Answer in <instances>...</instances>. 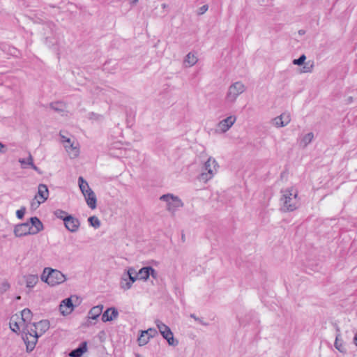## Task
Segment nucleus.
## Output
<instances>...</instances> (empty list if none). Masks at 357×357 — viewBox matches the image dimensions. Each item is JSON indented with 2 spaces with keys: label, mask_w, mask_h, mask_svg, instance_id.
I'll return each instance as SVG.
<instances>
[{
  "label": "nucleus",
  "mask_w": 357,
  "mask_h": 357,
  "mask_svg": "<svg viewBox=\"0 0 357 357\" xmlns=\"http://www.w3.org/2000/svg\"><path fill=\"white\" fill-rule=\"evenodd\" d=\"M41 280L50 286H56L64 282L66 277L60 271L47 267L44 268Z\"/></svg>",
  "instance_id": "nucleus-3"
},
{
  "label": "nucleus",
  "mask_w": 357,
  "mask_h": 357,
  "mask_svg": "<svg viewBox=\"0 0 357 357\" xmlns=\"http://www.w3.org/2000/svg\"><path fill=\"white\" fill-rule=\"evenodd\" d=\"M61 142L70 158H76L79 155V145L77 142L60 133Z\"/></svg>",
  "instance_id": "nucleus-6"
},
{
  "label": "nucleus",
  "mask_w": 357,
  "mask_h": 357,
  "mask_svg": "<svg viewBox=\"0 0 357 357\" xmlns=\"http://www.w3.org/2000/svg\"><path fill=\"white\" fill-rule=\"evenodd\" d=\"M151 338L146 333H144V331H141V334L137 339L138 344L139 346H144L146 344Z\"/></svg>",
  "instance_id": "nucleus-30"
},
{
  "label": "nucleus",
  "mask_w": 357,
  "mask_h": 357,
  "mask_svg": "<svg viewBox=\"0 0 357 357\" xmlns=\"http://www.w3.org/2000/svg\"><path fill=\"white\" fill-rule=\"evenodd\" d=\"M132 284L130 281L129 278L126 277L125 274L122 275L121 282H120V287L123 290H128L131 288Z\"/></svg>",
  "instance_id": "nucleus-29"
},
{
  "label": "nucleus",
  "mask_w": 357,
  "mask_h": 357,
  "mask_svg": "<svg viewBox=\"0 0 357 357\" xmlns=\"http://www.w3.org/2000/svg\"><path fill=\"white\" fill-rule=\"evenodd\" d=\"M198 62V57L195 52L188 53L183 59V65L185 68H191Z\"/></svg>",
  "instance_id": "nucleus-17"
},
{
  "label": "nucleus",
  "mask_w": 357,
  "mask_h": 357,
  "mask_svg": "<svg viewBox=\"0 0 357 357\" xmlns=\"http://www.w3.org/2000/svg\"><path fill=\"white\" fill-rule=\"evenodd\" d=\"M27 164L30 166L33 170L40 172L39 169L33 164V158L32 155L29 153V157L27 158Z\"/></svg>",
  "instance_id": "nucleus-36"
},
{
  "label": "nucleus",
  "mask_w": 357,
  "mask_h": 357,
  "mask_svg": "<svg viewBox=\"0 0 357 357\" xmlns=\"http://www.w3.org/2000/svg\"><path fill=\"white\" fill-rule=\"evenodd\" d=\"M144 333H146L150 338H152L158 335V331L153 328H149V329L144 331Z\"/></svg>",
  "instance_id": "nucleus-38"
},
{
  "label": "nucleus",
  "mask_w": 357,
  "mask_h": 357,
  "mask_svg": "<svg viewBox=\"0 0 357 357\" xmlns=\"http://www.w3.org/2000/svg\"><path fill=\"white\" fill-rule=\"evenodd\" d=\"M29 224L32 235L37 234L44 229L42 222L37 217L31 218L29 220Z\"/></svg>",
  "instance_id": "nucleus-16"
},
{
  "label": "nucleus",
  "mask_w": 357,
  "mask_h": 357,
  "mask_svg": "<svg viewBox=\"0 0 357 357\" xmlns=\"http://www.w3.org/2000/svg\"><path fill=\"white\" fill-rule=\"evenodd\" d=\"M52 108L55 109V110H58V108L55 107L54 105H52Z\"/></svg>",
  "instance_id": "nucleus-49"
},
{
  "label": "nucleus",
  "mask_w": 357,
  "mask_h": 357,
  "mask_svg": "<svg viewBox=\"0 0 357 357\" xmlns=\"http://www.w3.org/2000/svg\"><path fill=\"white\" fill-rule=\"evenodd\" d=\"M88 221L91 226L97 229L100 226V221L96 216H91L89 218Z\"/></svg>",
  "instance_id": "nucleus-32"
},
{
  "label": "nucleus",
  "mask_w": 357,
  "mask_h": 357,
  "mask_svg": "<svg viewBox=\"0 0 357 357\" xmlns=\"http://www.w3.org/2000/svg\"><path fill=\"white\" fill-rule=\"evenodd\" d=\"M78 185L82 195L91 190L89 183L84 179L82 176L79 177Z\"/></svg>",
  "instance_id": "nucleus-25"
},
{
  "label": "nucleus",
  "mask_w": 357,
  "mask_h": 357,
  "mask_svg": "<svg viewBox=\"0 0 357 357\" xmlns=\"http://www.w3.org/2000/svg\"><path fill=\"white\" fill-rule=\"evenodd\" d=\"M119 312L114 307L108 308L102 315V321L103 322L110 321L117 318Z\"/></svg>",
  "instance_id": "nucleus-20"
},
{
  "label": "nucleus",
  "mask_w": 357,
  "mask_h": 357,
  "mask_svg": "<svg viewBox=\"0 0 357 357\" xmlns=\"http://www.w3.org/2000/svg\"><path fill=\"white\" fill-rule=\"evenodd\" d=\"M49 190L47 186L45 184H39L38 186V193L31 202V207L33 209L37 208L40 204L44 203L48 198Z\"/></svg>",
  "instance_id": "nucleus-9"
},
{
  "label": "nucleus",
  "mask_w": 357,
  "mask_h": 357,
  "mask_svg": "<svg viewBox=\"0 0 357 357\" xmlns=\"http://www.w3.org/2000/svg\"><path fill=\"white\" fill-rule=\"evenodd\" d=\"M208 8V7L207 5L202 6V7L199 8L198 10V15H203L207 11Z\"/></svg>",
  "instance_id": "nucleus-41"
},
{
  "label": "nucleus",
  "mask_w": 357,
  "mask_h": 357,
  "mask_svg": "<svg viewBox=\"0 0 357 357\" xmlns=\"http://www.w3.org/2000/svg\"><path fill=\"white\" fill-rule=\"evenodd\" d=\"M281 210L284 212L294 211L299 206L298 191L293 187L281 190Z\"/></svg>",
  "instance_id": "nucleus-1"
},
{
  "label": "nucleus",
  "mask_w": 357,
  "mask_h": 357,
  "mask_svg": "<svg viewBox=\"0 0 357 357\" xmlns=\"http://www.w3.org/2000/svg\"><path fill=\"white\" fill-rule=\"evenodd\" d=\"M155 324L163 338L167 341L169 345L176 346L178 344V341L174 340L173 333L168 326L159 319H156Z\"/></svg>",
  "instance_id": "nucleus-8"
},
{
  "label": "nucleus",
  "mask_w": 357,
  "mask_h": 357,
  "mask_svg": "<svg viewBox=\"0 0 357 357\" xmlns=\"http://www.w3.org/2000/svg\"><path fill=\"white\" fill-rule=\"evenodd\" d=\"M64 225L69 231L76 232L79 229L80 222L77 218L70 215L69 217L66 218Z\"/></svg>",
  "instance_id": "nucleus-13"
},
{
  "label": "nucleus",
  "mask_w": 357,
  "mask_h": 357,
  "mask_svg": "<svg viewBox=\"0 0 357 357\" xmlns=\"http://www.w3.org/2000/svg\"><path fill=\"white\" fill-rule=\"evenodd\" d=\"M86 351V343H83L82 346L72 351L70 353L71 357H79Z\"/></svg>",
  "instance_id": "nucleus-27"
},
{
  "label": "nucleus",
  "mask_w": 357,
  "mask_h": 357,
  "mask_svg": "<svg viewBox=\"0 0 357 357\" xmlns=\"http://www.w3.org/2000/svg\"><path fill=\"white\" fill-rule=\"evenodd\" d=\"M26 212V208L22 207L20 209L16 211V216L19 219H22Z\"/></svg>",
  "instance_id": "nucleus-39"
},
{
  "label": "nucleus",
  "mask_w": 357,
  "mask_h": 357,
  "mask_svg": "<svg viewBox=\"0 0 357 357\" xmlns=\"http://www.w3.org/2000/svg\"><path fill=\"white\" fill-rule=\"evenodd\" d=\"M23 279L26 287L29 289H33L39 282L38 275L37 274L25 275L23 276Z\"/></svg>",
  "instance_id": "nucleus-18"
},
{
  "label": "nucleus",
  "mask_w": 357,
  "mask_h": 357,
  "mask_svg": "<svg viewBox=\"0 0 357 357\" xmlns=\"http://www.w3.org/2000/svg\"><path fill=\"white\" fill-rule=\"evenodd\" d=\"M305 55L302 54L298 59L293 60L292 63L296 66H301L305 63Z\"/></svg>",
  "instance_id": "nucleus-35"
},
{
  "label": "nucleus",
  "mask_w": 357,
  "mask_h": 357,
  "mask_svg": "<svg viewBox=\"0 0 357 357\" xmlns=\"http://www.w3.org/2000/svg\"><path fill=\"white\" fill-rule=\"evenodd\" d=\"M10 287V284H9V282L8 281H3L1 284H0V293L1 294H3L5 293L6 291H7Z\"/></svg>",
  "instance_id": "nucleus-34"
},
{
  "label": "nucleus",
  "mask_w": 357,
  "mask_h": 357,
  "mask_svg": "<svg viewBox=\"0 0 357 357\" xmlns=\"http://www.w3.org/2000/svg\"><path fill=\"white\" fill-rule=\"evenodd\" d=\"M54 213L57 218L63 220V222L65 221L66 218L69 217L70 215L67 213V212L61 209L56 210Z\"/></svg>",
  "instance_id": "nucleus-33"
},
{
  "label": "nucleus",
  "mask_w": 357,
  "mask_h": 357,
  "mask_svg": "<svg viewBox=\"0 0 357 357\" xmlns=\"http://www.w3.org/2000/svg\"><path fill=\"white\" fill-rule=\"evenodd\" d=\"M190 317L193 318L195 321H199V323H201L204 326H207L208 325L206 323L204 322L201 319H199V317H196L195 314H190Z\"/></svg>",
  "instance_id": "nucleus-44"
},
{
  "label": "nucleus",
  "mask_w": 357,
  "mask_h": 357,
  "mask_svg": "<svg viewBox=\"0 0 357 357\" xmlns=\"http://www.w3.org/2000/svg\"><path fill=\"white\" fill-rule=\"evenodd\" d=\"M27 164L30 166L33 170L40 172L39 169L33 164V158L32 155L29 153V157L27 158Z\"/></svg>",
  "instance_id": "nucleus-37"
},
{
  "label": "nucleus",
  "mask_w": 357,
  "mask_h": 357,
  "mask_svg": "<svg viewBox=\"0 0 357 357\" xmlns=\"http://www.w3.org/2000/svg\"><path fill=\"white\" fill-rule=\"evenodd\" d=\"M236 121V116L234 115H231L220 121H219L215 126V132L216 133H225L228 131Z\"/></svg>",
  "instance_id": "nucleus-10"
},
{
  "label": "nucleus",
  "mask_w": 357,
  "mask_h": 357,
  "mask_svg": "<svg viewBox=\"0 0 357 357\" xmlns=\"http://www.w3.org/2000/svg\"><path fill=\"white\" fill-rule=\"evenodd\" d=\"M73 310L74 305L70 298L63 300L59 305V311L63 316L70 314Z\"/></svg>",
  "instance_id": "nucleus-14"
},
{
  "label": "nucleus",
  "mask_w": 357,
  "mask_h": 357,
  "mask_svg": "<svg viewBox=\"0 0 357 357\" xmlns=\"http://www.w3.org/2000/svg\"><path fill=\"white\" fill-rule=\"evenodd\" d=\"M83 195L88 206L91 209H95L96 208L97 199L96 194L92 189L84 193Z\"/></svg>",
  "instance_id": "nucleus-19"
},
{
  "label": "nucleus",
  "mask_w": 357,
  "mask_h": 357,
  "mask_svg": "<svg viewBox=\"0 0 357 357\" xmlns=\"http://www.w3.org/2000/svg\"><path fill=\"white\" fill-rule=\"evenodd\" d=\"M138 279L147 280L150 276L149 274V266L142 268L137 273Z\"/></svg>",
  "instance_id": "nucleus-28"
},
{
  "label": "nucleus",
  "mask_w": 357,
  "mask_h": 357,
  "mask_svg": "<svg viewBox=\"0 0 357 357\" xmlns=\"http://www.w3.org/2000/svg\"><path fill=\"white\" fill-rule=\"evenodd\" d=\"M137 357H140V356H139V355H137Z\"/></svg>",
  "instance_id": "nucleus-51"
},
{
  "label": "nucleus",
  "mask_w": 357,
  "mask_h": 357,
  "mask_svg": "<svg viewBox=\"0 0 357 357\" xmlns=\"http://www.w3.org/2000/svg\"><path fill=\"white\" fill-rule=\"evenodd\" d=\"M102 309V305L93 307L89 312V318L91 319H96L101 314Z\"/></svg>",
  "instance_id": "nucleus-24"
},
{
  "label": "nucleus",
  "mask_w": 357,
  "mask_h": 357,
  "mask_svg": "<svg viewBox=\"0 0 357 357\" xmlns=\"http://www.w3.org/2000/svg\"><path fill=\"white\" fill-rule=\"evenodd\" d=\"M314 62L312 61H308L303 63V66L301 70V73H311L313 70L314 68Z\"/></svg>",
  "instance_id": "nucleus-31"
},
{
  "label": "nucleus",
  "mask_w": 357,
  "mask_h": 357,
  "mask_svg": "<svg viewBox=\"0 0 357 357\" xmlns=\"http://www.w3.org/2000/svg\"><path fill=\"white\" fill-rule=\"evenodd\" d=\"M291 121V115L289 112H284L280 116L273 119L272 124L276 128H282L287 126Z\"/></svg>",
  "instance_id": "nucleus-12"
},
{
  "label": "nucleus",
  "mask_w": 357,
  "mask_h": 357,
  "mask_svg": "<svg viewBox=\"0 0 357 357\" xmlns=\"http://www.w3.org/2000/svg\"><path fill=\"white\" fill-rule=\"evenodd\" d=\"M149 274L154 279L158 278V273L152 267L149 266Z\"/></svg>",
  "instance_id": "nucleus-40"
},
{
  "label": "nucleus",
  "mask_w": 357,
  "mask_h": 357,
  "mask_svg": "<svg viewBox=\"0 0 357 357\" xmlns=\"http://www.w3.org/2000/svg\"><path fill=\"white\" fill-rule=\"evenodd\" d=\"M9 324L10 329L15 333L19 332L21 329L23 331V328L25 326V324L21 322L20 316L17 314L11 317Z\"/></svg>",
  "instance_id": "nucleus-15"
},
{
  "label": "nucleus",
  "mask_w": 357,
  "mask_h": 357,
  "mask_svg": "<svg viewBox=\"0 0 357 357\" xmlns=\"http://www.w3.org/2000/svg\"><path fill=\"white\" fill-rule=\"evenodd\" d=\"M161 201L166 202L167 210L172 214L183 206V203L181 199L172 194L163 195L160 197Z\"/></svg>",
  "instance_id": "nucleus-7"
},
{
  "label": "nucleus",
  "mask_w": 357,
  "mask_h": 357,
  "mask_svg": "<svg viewBox=\"0 0 357 357\" xmlns=\"http://www.w3.org/2000/svg\"><path fill=\"white\" fill-rule=\"evenodd\" d=\"M139 0H130V3L132 5H135Z\"/></svg>",
  "instance_id": "nucleus-47"
},
{
  "label": "nucleus",
  "mask_w": 357,
  "mask_h": 357,
  "mask_svg": "<svg viewBox=\"0 0 357 357\" xmlns=\"http://www.w3.org/2000/svg\"><path fill=\"white\" fill-rule=\"evenodd\" d=\"M340 335L337 334L336 335L335 341L334 346L336 349H337L340 352L345 354L347 352V349L345 346L342 340H340Z\"/></svg>",
  "instance_id": "nucleus-26"
},
{
  "label": "nucleus",
  "mask_w": 357,
  "mask_h": 357,
  "mask_svg": "<svg viewBox=\"0 0 357 357\" xmlns=\"http://www.w3.org/2000/svg\"><path fill=\"white\" fill-rule=\"evenodd\" d=\"M22 333V338L26 345V350L31 351L35 348L38 339L40 337L34 324L29 323L25 324Z\"/></svg>",
  "instance_id": "nucleus-2"
},
{
  "label": "nucleus",
  "mask_w": 357,
  "mask_h": 357,
  "mask_svg": "<svg viewBox=\"0 0 357 357\" xmlns=\"http://www.w3.org/2000/svg\"><path fill=\"white\" fill-rule=\"evenodd\" d=\"M5 147L4 144H3L1 142H0V153L4 152L2 151V149Z\"/></svg>",
  "instance_id": "nucleus-46"
},
{
  "label": "nucleus",
  "mask_w": 357,
  "mask_h": 357,
  "mask_svg": "<svg viewBox=\"0 0 357 357\" xmlns=\"http://www.w3.org/2000/svg\"><path fill=\"white\" fill-rule=\"evenodd\" d=\"M219 165L216 160L212 157H209L204 162L202 172L199 176V180L206 183L212 179L218 173Z\"/></svg>",
  "instance_id": "nucleus-4"
},
{
  "label": "nucleus",
  "mask_w": 357,
  "mask_h": 357,
  "mask_svg": "<svg viewBox=\"0 0 357 357\" xmlns=\"http://www.w3.org/2000/svg\"><path fill=\"white\" fill-rule=\"evenodd\" d=\"M126 277H128L130 280V281L132 283H134L137 279V275H126Z\"/></svg>",
  "instance_id": "nucleus-45"
},
{
  "label": "nucleus",
  "mask_w": 357,
  "mask_h": 357,
  "mask_svg": "<svg viewBox=\"0 0 357 357\" xmlns=\"http://www.w3.org/2000/svg\"><path fill=\"white\" fill-rule=\"evenodd\" d=\"M33 324L40 336L44 334L50 328V322L47 320H41Z\"/></svg>",
  "instance_id": "nucleus-21"
},
{
  "label": "nucleus",
  "mask_w": 357,
  "mask_h": 357,
  "mask_svg": "<svg viewBox=\"0 0 357 357\" xmlns=\"http://www.w3.org/2000/svg\"><path fill=\"white\" fill-rule=\"evenodd\" d=\"M31 318L32 312L29 308H25L21 312V317H20L21 322H24V324H27L31 323Z\"/></svg>",
  "instance_id": "nucleus-23"
},
{
  "label": "nucleus",
  "mask_w": 357,
  "mask_h": 357,
  "mask_svg": "<svg viewBox=\"0 0 357 357\" xmlns=\"http://www.w3.org/2000/svg\"><path fill=\"white\" fill-rule=\"evenodd\" d=\"M162 6L163 8H166V6H167L166 4H162Z\"/></svg>",
  "instance_id": "nucleus-50"
},
{
  "label": "nucleus",
  "mask_w": 357,
  "mask_h": 357,
  "mask_svg": "<svg viewBox=\"0 0 357 357\" xmlns=\"http://www.w3.org/2000/svg\"><path fill=\"white\" fill-rule=\"evenodd\" d=\"M314 134L313 132H308L304 135L299 141V146L303 149L306 148L313 140Z\"/></svg>",
  "instance_id": "nucleus-22"
},
{
  "label": "nucleus",
  "mask_w": 357,
  "mask_h": 357,
  "mask_svg": "<svg viewBox=\"0 0 357 357\" xmlns=\"http://www.w3.org/2000/svg\"><path fill=\"white\" fill-rule=\"evenodd\" d=\"M354 342L357 346V333L354 335Z\"/></svg>",
  "instance_id": "nucleus-48"
},
{
  "label": "nucleus",
  "mask_w": 357,
  "mask_h": 357,
  "mask_svg": "<svg viewBox=\"0 0 357 357\" xmlns=\"http://www.w3.org/2000/svg\"><path fill=\"white\" fill-rule=\"evenodd\" d=\"M126 275H136L137 273L134 268H129L127 271L126 273H124Z\"/></svg>",
  "instance_id": "nucleus-43"
},
{
  "label": "nucleus",
  "mask_w": 357,
  "mask_h": 357,
  "mask_svg": "<svg viewBox=\"0 0 357 357\" xmlns=\"http://www.w3.org/2000/svg\"><path fill=\"white\" fill-rule=\"evenodd\" d=\"M19 162L21 164V167L23 169H25L27 167V166L29 165L27 164V159H24V158H20L19 159Z\"/></svg>",
  "instance_id": "nucleus-42"
},
{
  "label": "nucleus",
  "mask_w": 357,
  "mask_h": 357,
  "mask_svg": "<svg viewBox=\"0 0 357 357\" xmlns=\"http://www.w3.org/2000/svg\"><path fill=\"white\" fill-rule=\"evenodd\" d=\"M246 90L245 85L241 81H237L229 86L226 95L225 101L227 103H234L238 96L243 94Z\"/></svg>",
  "instance_id": "nucleus-5"
},
{
  "label": "nucleus",
  "mask_w": 357,
  "mask_h": 357,
  "mask_svg": "<svg viewBox=\"0 0 357 357\" xmlns=\"http://www.w3.org/2000/svg\"><path fill=\"white\" fill-rule=\"evenodd\" d=\"M13 233L16 237L32 235L29 222H27L16 225L14 227Z\"/></svg>",
  "instance_id": "nucleus-11"
}]
</instances>
